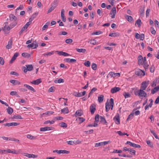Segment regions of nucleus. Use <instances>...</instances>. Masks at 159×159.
Instances as JSON below:
<instances>
[{
    "mask_svg": "<svg viewBox=\"0 0 159 159\" xmlns=\"http://www.w3.org/2000/svg\"><path fill=\"white\" fill-rule=\"evenodd\" d=\"M24 85L25 87H26L29 90L32 91L34 92H35V90L32 87L26 84H25Z\"/></svg>",
    "mask_w": 159,
    "mask_h": 159,
    "instance_id": "4be33fe9",
    "label": "nucleus"
},
{
    "mask_svg": "<svg viewBox=\"0 0 159 159\" xmlns=\"http://www.w3.org/2000/svg\"><path fill=\"white\" fill-rule=\"evenodd\" d=\"M100 118L101 120L100 122H103V123L104 124L107 123V122L104 117L100 116Z\"/></svg>",
    "mask_w": 159,
    "mask_h": 159,
    "instance_id": "c756f323",
    "label": "nucleus"
},
{
    "mask_svg": "<svg viewBox=\"0 0 159 159\" xmlns=\"http://www.w3.org/2000/svg\"><path fill=\"white\" fill-rule=\"evenodd\" d=\"M159 90V86L154 88L151 90V93L153 94L157 92Z\"/></svg>",
    "mask_w": 159,
    "mask_h": 159,
    "instance_id": "b1692460",
    "label": "nucleus"
},
{
    "mask_svg": "<svg viewBox=\"0 0 159 159\" xmlns=\"http://www.w3.org/2000/svg\"><path fill=\"white\" fill-rule=\"evenodd\" d=\"M9 17V20L11 21H12L13 20L14 21H16L17 19V17L12 14H10Z\"/></svg>",
    "mask_w": 159,
    "mask_h": 159,
    "instance_id": "f3484780",
    "label": "nucleus"
},
{
    "mask_svg": "<svg viewBox=\"0 0 159 159\" xmlns=\"http://www.w3.org/2000/svg\"><path fill=\"white\" fill-rule=\"evenodd\" d=\"M61 112H64L65 113H68L69 112L68 109L67 107L65 108L64 109H61Z\"/></svg>",
    "mask_w": 159,
    "mask_h": 159,
    "instance_id": "473e14b6",
    "label": "nucleus"
},
{
    "mask_svg": "<svg viewBox=\"0 0 159 159\" xmlns=\"http://www.w3.org/2000/svg\"><path fill=\"white\" fill-rule=\"evenodd\" d=\"M150 9H147V11L146 12V15L147 17H148L149 16V14L150 12Z\"/></svg>",
    "mask_w": 159,
    "mask_h": 159,
    "instance_id": "774afa93",
    "label": "nucleus"
},
{
    "mask_svg": "<svg viewBox=\"0 0 159 159\" xmlns=\"http://www.w3.org/2000/svg\"><path fill=\"white\" fill-rule=\"evenodd\" d=\"M149 81H148L147 82L146 81L143 82L141 84V85L140 87L141 89H140L145 90L149 84Z\"/></svg>",
    "mask_w": 159,
    "mask_h": 159,
    "instance_id": "20e7f679",
    "label": "nucleus"
},
{
    "mask_svg": "<svg viewBox=\"0 0 159 159\" xmlns=\"http://www.w3.org/2000/svg\"><path fill=\"white\" fill-rule=\"evenodd\" d=\"M84 64L87 67H89L90 65V62L89 61H87L84 63Z\"/></svg>",
    "mask_w": 159,
    "mask_h": 159,
    "instance_id": "4d7b16f0",
    "label": "nucleus"
},
{
    "mask_svg": "<svg viewBox=\"0 0 159 159\" xmlns=\"http://www.w3.org/2000/svg\"><path fill=\"white\" fill-rule=\"evenodd\" d=\"M113 120L116 124H120V116L118 113H117L116 115L114 117Z\"/></svg>",
    "mask_w": 159,
    "mask_h": 159,
    "instance_id": "423d86ee",
    "label": "nucleus"
},
{
    "mask_svg": "<svg viewBox=\"0 0 159 159\" xmlns=\"http://www.w3.org/2000/svg\"><path fill=\"white\" fill-rule=\"evenodd\" d=\"M23 155L28 158H35L38 157V155H34L33 154H28L27 153H23Z\"/></svg>",
    "mask_w": 159,
    "mask_h": 159,
    "instance_id": "39448f33",
    "label": "nucleus"
},
{
    "mask_svg": "<svg viewBox=\"0 0 159 159\" xmlns=\"http://www.w3.org/2000/svg\"><path fill=\"white\" fill-rule=\"evenodd\" d=\"M130 146L134 148H140L141 147V146L139 145L133 143H132Z\"/></svg>",
    "mask_w": 159,
    "mask_h": 159,
    "instance_id": "f704fd0d",
    "label": "nucleus"
},
{
    "mask_svg": "<svg viewBox=\"0 0 159 159\" xmlns=\"http://www.w3.org/2000/svg\"><path fill=\"white\" fill-rule=\"evenodd\" d=\"M55 89V87L54 86H52L48 90V92H52L54 91Z\"/></svg>",
    "mask_w": 159,
    "mask_h": 159,
    "instance_id": "c03bdc74",
    "label": "nucleus"
},
{
    "mask_svg": "<svg viewBox=\"0 0 159 159\" xmlns=\"http://www.w3.org/2000/svg\"><path fill=\"white\" fill-rule=\"evenodd\" d=\"M100 117L99 115L98 114H97L95 116V122H97V123H98L99 121V118Z\"/></svg>",
    "mask_w": 159,
    "mask_h": 159,
    "instance_id": "603ef678",
    "label": "nucleus"
},
{
    "mask_svg": "<svg viewBox=\"0 0 159 159\" xmlns=\"http://www.w3.org/2000/svg\"><path fill=\"white\" fill-rule=\"evenodd\" d=\"M10 82L12 84L14 85L20 84V82L17 80H10Z\"/></svg>",
    "mask_w": 159,
    "mask_h": 159,
    "instance_id": "412c9836",
    "label": "nucleus"
},
{
    "mask_svg": "<svg viewBox=\"0 0 159 159\" xmlns=\"http://www.w3.org/2000/svg\"><path fill=\"white\" fill-rule=\"evenodd\" d=\"M41 82V79H38L36 80H35V84L38 85Z\"/></svg>",
    "mask_w": 159,
    "mask_h": 159,
    "instance_id": "09e8293b",
    "label": "nucleus"
},
{
    "mask_svg": "<svg viewBox=\"0 0 159 159\" xmlns=\"http://www.w3.org/2000/svg\"><path fill=\"white\" fill-rule=\"evenodd\" d=\"M12 39H11L8 41V44L6 47V49H11L12 47Z\"/></svg>",
    "mask_w": 159,
    "mask_h": 159,
    "instance_id": "f8f14e48",
    "label": "nucleus"
},
{
    "mask_svg": "<svg viewBox=\"0 0 159 159\" xmlns=\"http://www.w3.org/2000/svg\"><path fill=\"white\" fill-rule=\"evenodd\" d=\"M52 127H41L40 128V131H45L47 130H52Z\"/></svg>",
    "mask_w": 159,
    "mask_h": 159,
    "instance_id": "2eb2a0df",
    "label": "nucleus"
},
{
    "mask_svg": "<svg viewBox=\"0 0 159 159\" xmlns=\"http://www.w3.org/2000/svg\"><path fill=\"white\" fill-rule=\"evenodd\" d=\"M54 82L55 83H63L64 82V80L63 79L60 78L58 80H55Z\"/></svg>",
    "mask_w": 159,
    "mask_h": 159,
    "instance_id": "72a5a7b5",
    "label": "nucleus"
},
{
    "mask_svg": "<svg viewBox=\"0 0 159 159\" xmlns=\"http://www.w3.org/2000/svg\"><path fill=\"white\" fill-rule=\"evenodd\" d=\"M58 2V0H54L53 3L51 4V5L55 8L57 6Z\"/></svg>",
    "mask_w": 159,
    "mask_h": 159,
    "instance_id": "a878e982",
    "label": "nucleus"
},
{
    "mask_svg": "<svg viewBox=\"0 0 159 159\" xmlns=\"http://www.w3.org/2000/svg\"><path fill=\"white\" fill-rule=\"evenodd\" d=\"M120 89V88L118 87H114L111 89V92L112 93H114L119 91Z\"/></svg>",
    "mask_w": 159,
    "mask_h": 159,
    "instance_id": "ddd939ff",
    "label": "nucleus"
},
{
    "mask_svg": "<svg viewBox=\"0 0 159 159\" xmlns=\"http://www.w3.org/2000/svg\"><path fill=\"white\" fill-rule=\"evenodd\" d=\"M143 67H144V69L146 70V69H148L149 65L147 63V60L146 57H144L143 58Z\"/></svg>",
    "mask_w": 159,
    "mask_h": 159,
    "instance_id": "9d476101",
    "label": "nucleus"
},
{
    "mask_svg": "<svg viewBox=\"0 0 159 159\" xmlns=\"http://www.w3.org/2000/svg\"><path fill=\"white\" fill-rule=\"evenodd\" d=\"M116 11L115 7H113L111 10V11L110 13L111 15H112L113 14H116Z\"/></svg>",
    "mask_w": 159,
    "mask_h": 159,
    "instance_id": "ea45409f",
    "label": "nucleus"
},
{
    "mask_svg": "<svg viewBox=\"0 0 159 159\" xmlns=\"http://www.w3.org/2000/svg\"><path fill=\"white\" fill-rule=\"evenodd\" d=\"M17 24V23L16 22V21H14V22H13L11 23L10 25H11V26L12 28H13L15 27Z\"/></svg>",
    "mask_w": 159,
    "mask_h": 159,
    "instance_id": "338daca9",
    "label": "nucleus"
},
{
    "mask_svg": "<svg viewBox=\"0 0 159 159\" xmlns=\"http://www.w3.org/2000/svg\"><path fill=\"white\" fill-rule=\"evenodd\" d=\"M56 52H57L58 55L63 56H71V55L63 51H56Z\"/></svg>",
    "mask_w": 159,
    "mask_h": 159,
    "instance_id": "dca6fc26",
    "label": "nucleus"
},
{
    "mask_svg": "<svg viewBox=\"0 0 159 159\" xmlns=\"http://www.w3.org/2000/svg\"><path fill=\"white\" fill-rule=\"evenodd\" d=\"M110 105H109V103H108L107 104V103H106V112H108L110 109Z\"/></svg>",
    "mask_w": 159,
    "mask_h": 159,
    "instance_id": "a19ab883",
    "label": "nucleus"
},
{
    "mask_svg": "<svg viewBox=\"0 0 159 159\" xmlns=\"http://www.w3.org/2000/svg\"><path fill=\"white\" fill-rule=\"evenodd\" d=\"M13 119H23V118L22 117L19 115H14L13 116V118H12Z\"/></svg>",
    "mask_w": 159,
    "mask_h": 159,
    "instance_id": "4c0bfd02",
    "label": "nucleus"
},
{
    "mask_svg": "<svg viewBox=\"0 0 159 159\" xmlns=\"http://www.w3.org/2000/svg\"><path fill=\"white\" fill-rule=\"evenodd\" d=\"M10 74L11 75H16V76H18L19 75L18 73L17 72H16L14 71H11L10 72Z\"/></svg>",
    "mask_w": 159,
    "mask_h": 159,
    "instance_id": "69168bd1",
    "label": "nucleus"
},
{
    "mask_svg": "<svg viewBox=\"0 0 159 159\" xmlns=\"http://www.w3.org/2000/svg\"><path fill=\"white\" fill-rule=\"evenodd\" d=\"M93 131V129H90L88 131H85L84 133L86 134H89L92 133Z\"/></svg>",
    "mask_w": 159,
    "mask_h": 159,
    "instance_id": "052dcab7",
    "label": "nucleus"
},
{
    "mask_svg": "<svg viewBox=\"0 0 159 159\" xmlns=\"http://www.w3.org/2000/svg\"><path fill=\"white\" fill-rule=\"evenodd\" d=\"M114 105V100L112 98L110 99V106H111V109L112 110Z\"/></svg>",
    "mask_w": 159,
    "mask_h": 159,
    "instance_id": "37998d69",
    "label": "nucleus"
},
{
    "mask_svg": "<svg viewBox=\"0 0 159 159\" xmlns=\"http://www.w3.org/2000/svg\"><path fill=\"white\" fill-rule=\"evenodd\" d=\"M27 138L30 139H36V137L32 136V135L29 134H28L27 135Z\"/></svg>",
    "mask_w": 159,
    "mask_h": 159,
    "instance_id": "8fccbe9b",
    "label": "nucleus"
},
{
    "mask_svg": "<svg viewBox=\"0 0 159 159\" xmlns=\"http://www.w3.org/2000/svg\"><path fill=\"white\" fill-rule=\"evenodd\" d=\"M139 11L140 12V16H143L144 15V8H140L139 10Z\"/></svg>",
    "mask_w": 159,
    "mask_h": 159,
    "instance_id": "e433bc0d",
    "label": "nucleus"
},
{
    "mask_svg": "<svg viewBox=\"0 0 159 159\" xmlns=\"http://www.w3.org/2000/svg\"><path fill=\"white\" fill-rule=\"evenodd\" d=\"M102 33V31H98L93 32V33L92 34V35H99Z\"/></svg>",
    "mask_w": 159,
    "mask_h": 159,
    "instance_id": "de8ad7c7",
    "label": "nucleus"
},
{
    "mask_svg": "<svg viewBox=\"0 0 159 159\" xmlns=\"http://www.w3.org/2000/svg\"><path fill=\"white\" fill-rule=\"evenodd\" d=\"M122 152V151L120 150H116L114 149V150L112 152V153H121Z\"/></svg>",
    "mask_w": 159,
    "mask_h": 159,
    "instance_id": "0e129e2a",
    "label": "nucleus"
},
{
    "mask_svg": "<svg viewBox=\"0 0 159 159\" xmlns=\"http://www.w3.org/2000/svg\"><path fill=\"white\" fill-rule=\"evenodd\" d=\"M97 89L96 88H93L91 90L89 93L88 95V97H90L91 95L93 93V92H95L97 90Z\"/></svg>",
    "mask_w": 159,
    "mask_h": 159,
    "instance_id": "2f4dec72",
    "label": "nucleus"
},
{
    "mask_svg": "<svg viewBox=\"0 0 159 159\" xmlns=\"http://www.w3.org/2000/svg\"><path fill=\"white\" fill-rule=\"evenodd\" d=\"M125 94L124 95L125 98H129L130 96V94L128 93L125 92Z\"/></svg>",
    "mask_w": 159,
    "mask_h": 159,
    "instance_id": "680f3d73",
    "label": "nucleus"
},
{
    "mask_svg": "<svg viewBox=\"0 0 159 159\" xmlns=\"http://www.w3.org/2000/svg\"><path fill=\"white\" fill-rule=\"evenodd\" d=\"M51 7L49 9V10L48 11V13H50L52 11L54 10V9L55 8V7H52V6L51 5Z\"/></svg>",
    "mask_w": 159,
    "mask_h": 159,
    "instance_id": "e2e57ef3",
    "label": "nucleus"
},
{
    "mask_svg": "<svg viewBox=\"0 0 159 159\" xmlns=\"http://www.w3.org/2000/svg\"><path fill=\"white\" fill-rule=\"evenodd\" d=\"M4 63V61L2 57H0V64L1 65H3Z\"/></svg>",
    "mask_w": 159,
    "mask_h": 159,
    "instance_id": "bf43d9fd",
    "label": "nucleus"
},
{
    "mask_svg": "<svg viewBox=\"0 0 159 159\" xmlns=\"http://www.w3.org/2000/svg\"><path fill=\"white\" fill-rule=\"evenodd\" d=\"M108 75H110L111 77H114L116 76H120V74L119 73H115L111 71L109 73Z\"/></svg>",
    "mask_w": 159,
    "mask_h": 159,
    "instance_id": "9b49d317",
    "label": "nucleus"
},
{
    "mask_svg": "<svg viewBox=\"0 0 159 159\" xmlns=\"http://www.w3.org/2000/svg\"><path fill=\"white\" fill-rule=\"evenodd\" d=\"M120 35V34L119 33L115 32L110 33L109 36L112 37H116L119 36Z\"/></svg>",
    "mask_w": 159,
    "mask_h": 159,
    "instance_id": "5701e85b",
    "label": "nucleus"
},
{
    "mask_svg": "<svg viewBox=\"0 0 159 159\" xmlns=\"http://www.w3.org/2000/svg\"><path fill=\"white\" fill-rule=\"evenodd\" d=\"M91 66H92V69L93 70H95L97 69V66L96 64L95 63H93Z\"/></svg>",
    "mask_w": 159,
    "mask_h": 159,
    "instance_id": "6e6d98bb",
    "label": "nucleus"
},
{
    "mask_svg": "<svg viewBox=\"0 0 159 159\" xmlns=\"http://www.w3.org/2000/svg\"><path fill=\"white\" fill-rule=\"evenodd\" d=\"M54 122H55V121L54 120L50 121V120H47V121H45L44 122V124H48V123H49L51 124H53Z\"/></svg>",
    "mask_w": 159,
    "mask_h": 159,
    "instance_id": "864d4df0",
    "label": "nucleus"
},
{
    "mask_svg": "<svg viewBox=\"0 0 159 159\" xmlns=\"http://www.w3.org/2000/svg\"><path fill=\"white\" fill-rule=\"evenodd\" d=\"M54 113V112L52 111H47L45 113H43L42 114L43 115H44V114H46V115H49V114L52 115V114H53Z\"/></svg>",
    "mask_w": 159,
    "mask_h": 159,
    "instance_id": "13d9d810",
    "label": "nucleus"
},
{
    "mask_svg": "<svg viewBox=\"0 0 159 159\" xmlns=\"http://www.w3.org/2000/svg\"><path fill=\"white\" fill-rule=\"evenodd\" d=\"M6 110L7 112L9 115L11 114L13 111V109L10 107H8Z\"/></svg>",
    "mask_w": 159,
    "mask_h": 159,
    "instance_id": "393cba45",
    "label": "nucleus"
},
{
    "mask_svg": "<svg viewBox=\"0 0 159 159\" xmlns=\"http://www.w3.org/2000/svg\"><path fill=\"white\" fill-rule=\"evenodd\" d=\"M104 96L103 95H101L99 96L98 97V101L99 102H102L104 99Z\"/></svg>",
    "mask_w": 159,
    "mask_h": 159,
    "instance_id": "bb28decb",
    "label": "nucleus"
},
{
    "mask_svg": "<svg viewBox=\"0 0 159 159\" xmlns=\"http://www.w3.org/2000/svg\"><path fill=\"white\" fill-rule=\"evenodd\" d=\"M138 94L139 96L144 97H146L147 95V93L142 89H140L139 91L138 92Z\"/></svg>",
    "mask_w": 159,
    "mask_h": 159,
    "instance_id": "0eeeda50",
    "label": "nucleus"
},
{
    "mask_svg": "<svg viewBox=\"0 0 159 159\" xmlns=\"http://www.w3.org/2000/svg\"><path fill=\"white\" fill-rule=\"evenodd\" d=\"M25 66H24L22 68L23 70L25 73H26L27 71H31L33 69V66L31 64L26 65Z\"/></svg>",
    "mask_w": 159,
    "mask_h": 159,
    "instance_id": "f257e3e1",
    "label": "nucleus"
},
{
    "mask_svg": "<svg viewBox=\"0 0 159 159\" xmlns=\"http://www.w3.org/2000/svg\"><path fill=\"white\" fill-rule=\"evenodd\" d=\"M96 106L94 104H92L90 106V111L92 114H93L96 110Z\"/></svg>",
    "mask_w": 159,
    "mask_h": 159,
    "instance_id": "6e6552de",
    "label": "nucleus"
},
{
    "mask_svg": "<svg viewBox=\"0 0 159 159\" xmlns=\"http://www.w3.org/2000/svg\"><path fill=\"white\" fill-rule=\"evenodd\" d=\"M128 151L130 154L132 155H135L136 151L135 150L132 149L131 148H129Z\"/></svg>",
    "mask_w": 159,
    "mask_h": 159,
    "instance_id": "c9c22d12",
    "label": "nucleus"
},
{
    "mask_svg": "<svg viewBox=\"0 0 159 159\" xmlns=\"http://www.w3.org/2000/svg\"><path fill=\"white\" fill-rule=\"evenodd\" d=\"M20 124V123L17 122H11L9 123H6L4 124L5 126H16Z\"/></svg>",
    "mask_w": 159,
    "mask_h": 159,
    "instance_id": "1a4fd4ad",
    "label": "nucleus"
},
{
    "mask_svg": "<svg viewBox=\"0 0 159 159\" xmlns=\"http://www.w3.org/2000/svg\"><path fill=\"white\" fill-rule=\"evenodd\" d=\"M19 55V53L18 52L15 53L13 56L12 57V58L9 62V63L11 64L12 63V62L16 60V57L18 56Z\"/></svg>",
    "mask_w": 159,
    "mask_h": 159,
    "instance_id": "4468645a",
    "label": "nucleus"
},
{
    "mask_svg": "<svg viewBox=\"0 0 159 159\" xmlns=\"http://www.w3.org/2000/svg\"><path fill=\"white\" fill-rule=\"evenodd\" d=\"M135 74L139 76H143L145 74L144 71L139 69H138L135 71Z\"/></svg>",
    "mask_w": 159,
    "mask_h": 159,
    "instance_id": "f03ea898",
    "label": "nucleus"
},
{
    "mask_svg": "<svg viewBox=\"0 0 159 159\" xmlns=\"http://www.w3.org/2000/svg\"><path fill=\"white\" fill-rule=\"evenodd\" d=\"M142 23L141 20L140 19H138L137 20L136 22L135 25H136V24H137L138 26L139 27L141 26V24Z\"/></svg>",
    "mask_w": 159,
    "mask_h": 159,
    "instance_id": "58836bf2",
    "label": "nucleus"
},
{
    "mask_svg": "<svg viewBox=\"0 0 159 159\" xmlns=\"http://www.w3.org/2000/svg\"><path fill=\"white\" fill-rule=\"evenodd\" d=\"M65 42L68 44L70 43L73 42V40L71 39H68L65 40Z\"/></svg>",
    "mask_w": 159,
    "mask_h": 159,
    "instance_id": "49530a36",
    "label": "nucleus"
},
{
    "mask_svg": "<svg viewBox=\"0 0 159 159\" xmlns=\"http://www.w3.org/2000/svg\"><path fill=\"white\" fill-rule=\"evenodd\" d=\"M59 125L60 126L62 127L66 128L67 127V125L66 124L63 122H61L59 124Z\"/></svg>",
    "mask_w": 159,
    "mask_h": 159,
    "instance_id": "79ce46f5",
    "label": "nucleus"
},
{
    "mask_svg": "<svg viewBox=\"0 0 159 159\" xmlns=\"http://www.w3.org/2000/svg\"><path fill=\"white\" fill-rule=\"evenodd\" d=\"M146 142L147 144L151 148H152L153 147V144L150 142V140H147Z\"/></svg>",
    "mask_w": 159,
    "mask_h": 159,
    "instance_id": "5fc2aeb1",
    "label": "nucleus"
},
{
    "mask_svg": "<svg viewBox=\"0 0 159 159\" xmlns=\"http://www.w3.org/2000/svg\"><path fill=\"white\" fill-rule=\"evenodd\" d=\"M83 114V112L81 110H78L76 111L75 113V116H81Z\"/></svg>",
    "mask_w": 159,
    "mask_h": 159,
    "instance_id": "aec40b11",
    "label": "nucleus"
},
{
    "mask_svg": "<svg viewBox=\"0 0 159 159\" xmlns=\"http://www.w3.org/2000/svg\"><path fill=\"white\" fill-rule=\"evenodd\" d=\"M125 17L129 22H133V19L131 16H129L127 15H125Z\"/></svg>",
    "mask_w": 159,
    "mask_h": 159,
    "instance_id": "a211bd4d",
    "label": "nucleus"
},
{
    "mask_svg": "<svg viewBox=\"0 0 159 159\" xmlns=\"http://www.w3.org/2000/svg\"><path fill=\"white\" fill-rule=\"evenodd\" d=\"M150 30L152 34L155 35L156 33V31L154 30V28L153 27H151Z\"/></svg>",
    "mask_w": 159,
    "mask_h": 159,
    "instance_id": "3c124183",
    "label": "nucleus"
},
{
    "mask_svg": "<svg viewBox=\"0 0 159 159\" xmlns=\"http://www.w3.org/2000/svg\"><path fill=\"white\" fill-rule=\"evenodd\" d=\"M53 152H57L58 154H69L70 153V152L69 151H67L65 150H55L53 151Z\"/></svg>",
    "mask_w": 159,
    "mask_h": 159,
    "instance_id": "7ed1b4c3",
    "label": "nucleus"
},
{
    "mask_svg": "<svg viewBox=\"0 0 159 159\" xmlns=\"http://www.w3.org/2000/svg\"><path fill=\"white\" fill-rule=\"evenodd\" d=\"M134 113L132 112L128 116L126 121H128L133 118L134 117Z\"/></svg>",
    "mask_w": 159,
    "mask_h": 159,
    "instance_id": "7c9ffc66",
    "label": "nucleus"
},
{
    "mask_svg": "<svg viewBox=\"0 0 159 159\" xmlns=\"http://www.w3.org/2000/svg\"><path fill=\"white\" fill-rule=\"evenodd\" d=\"M54 54V51H52L51 52H47L46 53H44L43 55L44 56H50Z\"/></svg>",
    "mask_w": 159,
    "mask_h": 159,
    "instance_id": "a18cd8bd",
    "label": "nucleus"
},
{
    "mask_svg": "<svg viewBox=\"0 0 159 159\" xmlns=\"http://www.w3.org/2000/svg\"><path fill=\"white\" fill-rule=\"evenodd\" d=\"M21 55L22 57L27 58H29L30 56V54L26 52L22 53Z\"/></svg>",
    "mask_w": 159,
    "mask_h": 159,
    "instance_id": "cd10ccee",
    "label": "nucleus"
},
{
    "mask_svg": "<svg viewBox=\"0 0 159 159\" xmlns=\"http://www.w3.org/2000/svg\"><path fill=\"white\" fill-rule=\"evenodd\" d=\"M76 50L79 52L85 53L86 51V50L84 48H76Z\"/></svg>",
    "mask_w": 159,
    "mask_h": 159,
    "instance_id": "c85d7f7f",
    "label": "nucleus"
},
{
    "mask_svg": "<svg viewBox=\"0 0 159 159\" xmlns=\"http://www.w3.org/2000/svg\"><path fill=\"white\" fill-rule=\"evenodd\" d=\"M138 60L139 65H143V57L141 55H140L139 56Z\"/></svg>",
    "mask_w": 159,
    "mask_h": 159,
    "instance_id": "6ab92c4d",
    "label": "nucleus"
}]
</instances>
